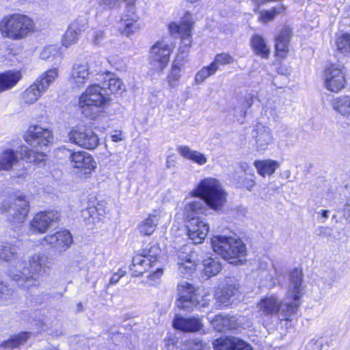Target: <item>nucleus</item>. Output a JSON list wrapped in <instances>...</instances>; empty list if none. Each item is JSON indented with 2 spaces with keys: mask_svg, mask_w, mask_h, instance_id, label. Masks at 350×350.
<instances>
[{
  "mask_svg": "<svg viewBox=\"0 0 350 350\" xmlns=\"http://www.w3.org/2000/svg\"><path fill=\"white\" fill-rule=\"evenodd\" d=\"M286 299H281L274 294L261 299L257 304L258 312L262 317L277 316L280 321H291L299 306V299L304 294L302 273L295 269L291 273Z\"/></svg>",
  "mask_w": 350,
  "mask_h": 350,
  "instance_id": "nucleus-1",
  "label": "nucleus"
},
{
  "mask_svg": "<svg viewBox=\"0 0 350 350\" xmlns=\"http://www.w3.org/2000/svg\"><path fill=\"white\" fill-rule=\"evenodd\" d=\"M190 196L197 199L185 204V220L204 214L207 211V206L216 211L222 210L227 202L228 193L219 180L207 177L199 182L190 192Z\"/></svg>",
  "mask_w": 350,
  "mask_h": 350,
  "instance_id": "nucleus-2",
  "label": "nucleus"
},
{
  "mask_svg": "<svg viewBox=\"0 0 350 350\" xmlns=\"http://www.w3.org/2000/svg\"><path fill=\"white\" fill-rule=\"evenodd\" d=\"M49 258L43 252L35 253L30 256L29 263L18 259L10 271V278L20 286L25 289L38 286V280L34 274H40L49 267Z\"/></svg>",
  "mask_w": 350,
  "mask_h": 350,
  "instance_id": "nucleus-3",
  "label": "nucleus"
},
{
  "mask_svg": "<svg viewBox=\"0 0 350 350\" xmlns=\"http://www.w3.org/2000/svg\"><path fill=\"white\" fill-rule=\"evenodd\" d=\"M32 18L20 13L9 14L0 21V34L3 38L13 41L25 39L35 31Z\"/></svg>",
  "mask_w": 350,
  "mask_h": 350,
  "instance_id": "nucleus-4",
  "label": "nucleus"
},
{
  "mask_svg": "<svg viewBox=\"0 0 350 350\" xmlns=\"http://www.w3.org/2000/svg\"><path fill=\"white\" fill-rule=\"evenodd\" d=\"M109 96L104 92L99 85H89L79 96V106L82 114L85 117L95 120L104 111V107L109 103Z\"/></svg>",
  "mask_w": 350,
  "mask_h": 350,
  "instance_id": "nucleus-5",
  "label": "nucleus"
},
{
  "mask_svg": "<svg viewBox=\"0 0 350 350\" xmlns=\"http://www.w3.org/2000/svg\"><path fill=\"white\" fill-rule=\"evenodd\" d=\"M193 23L191 14L187 12L178 23H173L169 25L171 34L174 36L178 35L181 39L178 53L172 64V66L183 68L185 64L187 62V57L192 42Z\"/></svg>",
  "mask_w": 350,
  "mask_h": 350,
  "instance_id": "nucleus-6",
  "label": "nucleus"
},
{
  "mask_svg": "<svg viewBox=\"0 0 350 350\" xmlns=\"http://www.w3.org/2000/svg\"><path fill=\"white\" fill-rule=\"evenodd\" d=\"M213 251L230 263L240 261L246 255V247L243 241L235 237L216 235L211 238Z\"/></svg>",
  "mask_w": 350,
  "mask_h": 350,
  "instance_id": "nucleus-7",
  "label": "nucleus"
},
{
  "mask_svg": "<svg viewBox=\"0 0 350 350\" xmlns=\"http://www.w3.org/2000/svg\"><path fill=\"white\" fill-rule=\"evenodd\" d=\"M57 77V68H52L43 72L21 94V103L28 106L36 103L45 94Z\"/></svg>",
  "mask_w": 350,
  "mask_h": 350,
  "instance_id": "nucleus-8",
  "label": "nucleus"
},
{
  "mask_svg": "<svg viewBox=\"0 0 350 350\" xmlns=\"http://www.w3.org/2000/svg\"><path fill=\"white\" fill-rule=\"evenodd\" d=\"M71 143L88 150H94L99 144L98 135L92 128L83 124H78L72 126L68 133Z\"/></svg>",
  "mask_w": 350,
  "mask_h": 350,
  "instance_id": "nucleus-9",
  "label": "nucleus"
},
{
  "mask_svg": "<svg viewBox=\"0 0 350 350\" xmlns=\"http://www.w3.org/2000/svg\"><path fill=\"white\" fill-rule=\"evenodd\" d=\"M29 202L23 196L16 198L13 202L4 200L0 204V213L8 214L10 219L16 224H22L29 213Z\"/></svg>",
  "mask_w": 350,
  "mask_h": 350,
  "instance_id": "nucleus-10",
  "label": "nucleus"
},
{
  "mask_svg": "<svg viewBox=\"0 0 350 350\" xmlns=\"http://www.w3.org/2000/svg\"><path fill=\"white\" fill-rule=\"evenodd\" d=\"M174 46L166 41L157 42L151 48L150 53V64L158 72H163L168 65Z\"/></svg>",
  "mask_w": 350,
  "mask_h": 350,
  "instance_id": "nucleus-11",
  "label": "nucleus"
},
{
  "mask_svg": "<svg viewBox=\"0 0 350 350\" xmlns=\"http://www.w3.org/2000/svg\"><path fill=\"white\" fill-rule=\"evenodd\" d=\"M75 172L80 178H87L96 168V163L90 154L85 151L70 153L68 158Z\"/></svg>",
  "mask_w": 350,
  "mask_h": 350,
  "instance_id": "nucleus-12",
  "label": "nucleus"
},
{
  "mask_svg": "<svg viewBox=\"0 0 350 350\" xmlns=\"http://www.w3.org/2000/svg\"><path fill=\"white\" fill-rule=\"evenodd\" d=\"M53 132L40 125H31L25 135V141L31 146L42 149L53 141Z\"/></svg>",
  "mask_w": 350,
  "mask_h": 350,
  "instance_id": "nucleus-13",
  "label": "nucleus"
},
{
  "mask_svg": "<svg viewBox=\"0 0 350 350\" xmlns=\"http://www.w3.org/2000/svg\"><path fill=\"white\" fill-rule=\"evenodd\" d=\"M57 211H41L36 214L29 224L31 233L44 234L48 229L55 224L59 219Z\"/></svg>",
  "mask_w": 350,
  "mask_h": 350,
  "instance_id": "nucleus-14",
  "label": "nucleus"
},
{
  "mask_svg": "<svg viewBox=\"0 0 350 350\" xmlns=\"http://www.w3.org/2000/svg\"><path fill=\"white\" fill-rule=\"evenodd\" d=\"M324 85L333 92H338L345 87L346 80L341 66L333 64L326 69Z\"/></svg>",
  "mask_w": 350,
  "mask_h": 350,
  "instance_id": "nucleus-15",
  "label": "nucleus"
},
{
  "mask_svg": "<svg viewBox=\"0 0 350 350\" xmlns=\"http://www.w3.org/2000/svg\"><path fill=\"white\" fill-rule=\"evenodd\" d=\"M185 221L189 239L194 244L201 243L209 231L208 223L200 217H193Z\"/></svg>",
  "mask_w": 350,
  "mask_h": 350,
  "instance_id": "nucleus-16",
  "label": "nucleus"
},
{
  "mask_svg": "<svg viewBox=\"0 0 350 350\" xmlns=\"http://www.w3.org/2000/svg\"><path fill=\"white\" fill-rule=\"evenodd\" d=\"M179 298L177 300L178 308L189 310L200 305L198 295L195 293L193 286L187 282H183L178 286Z\"/></svg>",
  "mask_w": 350,
  "mask_h": 350,
  "instance_id": "nucleus-17",
  "label": "nucleus"
},
{
  "mask_svg": "<svg viewBox=\"0 0 350 350\" xmlns=\"http://www.w3.org/2000/svg\"><path fill=\"white\" fill-rule=\"evenodd\" d=\"M179 298L177 300L178 308L189 310L200 305L198 295L195 293L193 286L187 282H183L178 286Z\"/></svg>",
  "mask_w": 350,
  "mask_h": 350,
  "instance_id": "nucleus-18",
  "label": "nucleus"
},
{
  "mask_svg": "<svg viewBox=\"0 0 350 350\" xmlns=\"http://www.w3.org/2000/svg\"><path fill=\"white\" fill-rule=\"evenodd\" d=\"M139 16L135 12L133 4L126 5L125 12L122 14L119 25L122 34L129 36L139 29Z\"/></svg>",
  "mask_w": 350,
  "mask_h": 350,
  "instance_id": "nucleus-19",
  "label": "nucleus"
},
{
  "mask_svg": "<svg viewBox=\"0 0 350 350\" xmlns=\"http://www.w3.org/2000/svg\"><path fill=\"white\" fill-rule=\"evenodd\" d=\"M92 72L89 63L83 60H77L72 66L70 81L77 87L83 86L89 80Z\"/></svg>",
  "mask_w": 350,
  "mask_h": 350,
  "instance_id": "nucleus-20",
  "label": "nucleus"
},
{
  "mask_svg": "<svg viewBox=\"0 0 350 350\" xmlns=\"http://www.w3.org/2000/svg\"><path fill=\"white\" fill-rule=\"evenodd\" d=\"M43 241L59 252H64L71 245L72 237L68 231L62 230L46 236Z\"/></svg>",
  "mask_w": 350,
  "mask_h": 350,
  "instance_id": "nucleus-21",
  "label": "nucleus"
},
{
  "mask_svg": "<svg viewBox=\"0 0 350 350\" xmlns=\"http://www.w3.org/2000/svg\"><path fill=\"white\" fill-rule=\"evenodd\" d=\"M179 271L185 276L191 275L196 268V262L193 254L188 247H183L178 254Z\"/></svg>",
  "mask_w": 350,
  "mask_h": 350,
  "instance_id": "nucleus-22",
  "label": "nucleus"
},
{
  "mask_svg": "<svg viewBox=\"0 0 350 350\" xmlns=\"http://www.w3.org/2000/svg\"><path fill=\"white\" fill-rule=\"evenodd\" d=\"M238 285L232 280L226 281L225 285L221 288H218L215 294V297L217 302L224 306H228L232 303L233 298L239 293Z\"/></svg>",
  "mask_w": 350,
  "mask_h": 350,
  "instance_id": "nucleus-23",
  "label": "nucleus"
},
{
  "mask_svg": "<svg viewBox=\"0 0 350 350\" xmlns=\"http://www.w3.org/2000/svg\"><path fill=\"white\" fill-rule=\"evenodd\" d=\"M252 137L256 141V148L257 151H264L267 149L268 146L273 142V136L271 129L262 124H257L252 132Z\"/></svg>",
  "mask_w": 350,
  "mask_h": 350,
  "instance_id": "nucleus-24",
  "label": "nucleus"
},
{
  "mask_svg": "<svg viewBox=\"0 0 350 350\" xmlns=\"http://www.w3.org/2000/svg\"><path fill=\"white\" fill-rule=\"evenodd\" d=\"M291 35L292 30L288 27H284L275 37V55L278 57L284 59L286 57Z\"/></svg>",
  "mask_w": 350,
  "mask_h": 350,
  "instance_id": "nucleus-25",
  "label": "nucleus"
},
{
  "mask_svg": "<svg viewBox=\"0 0 350 350\" xmlns=\"http://www.w3.org/2000/svg\"><path fill=\"white\" fill-rule=\"evenodd\" d=\"M160 218L161 211L154 210L152 213L149 214L146 219L138 224L137 230L140 234L142 236L152 235L159 224Z\"/></svg>",
  "mask_w": 350,
  "mask_h": 350,
  "instance_id": "nucleus-26",
  "label": "nucleus"
},
{
  "mask_svg": "<svg viewBox=\"0 0 350 350\" xmlns=\"http://www.w3.org/2000/svg\"><path fill=\"white\" fill-rule=\"evenodd\" d=\"M202 323L199 319L183 318L176 316L173 321V326L176 329L183 332H197L202 327Z\"/></svg>",
  "mask_w": 350,
  "mask_h": 350,
  "instance_id": "nucleus-27",
  "label": "nucleus"
},
{
  "mask_svg": "<svg viewBox=\"0 0 350 350\" xmlns=\"http://www.w3.org/2000/svg\"><path fill=\"white\" fill-rule=\"evenodd\" d=\"M213 326L219 332L235 329L239 327L241 323L236 316L216 315L213 321Z\"/></svg>",
  "mask_w": 350,
  "mask_h": 350,
  "instance_id": "nucleus-28",
  "label": "nucleus"
},
{
  "mask_svg": "<svg viewBox=\"0 0 350 350\" xmlns=\"http://www.w3.org/2000/svg\"><path fill=\"white\" fill-rule=\"evenodd\" d=\"M22 78L18 70H8L0 73V93L14 88Z\"/></svg>",
  "mask_w": 350,
  "mask_h": 350,
  "instance_id": "nucleus-29",
  "label": "nucleus"
},
{
  "mask_svg": "<svg viewBox=\"0 0 350 350\" xmlns=\"http://www.w3.org/2000/svg\"><path fill=\"white\" fill-rule=\"evenodd\" d=\"M18 161L16 151L8 148L0 150V171H11Z\"/></svg>",
  "mask_w": 350,
  "mask_h": 350,
  "instance_id": "nucleus-30",
  "label": "nucleus"
},
{
  "mask_svg": "<svg viewBox=\"0 0 350 350\" xmlns=\"http://www.w3.org/2000/svg\"><path fill=\"white\" fill-rule=\"evenodd\" d=\"M177 152L185 159L190 160L199 165H204L208 161V159L204 154L192 150L188 146H179L177 148Z\"/></svg>",
  "mask_w": 350,
  "mask_h": 350,
  "instance_id": "nucleus-31",
  "label": "nucleus"
},
{
  "mask_svg": "<svg viewBox=\"0 0 350 350\" xmlns=\"http://www.w3.org/2000/svg\"><path fill=\"white\" fill-rule=\"evenodd\" d=\"M250 45L256 55L263 59H268L270 49L266 41L261 36H253L250 40Z\"/></svg>",
  "mask_w": 350,
  "mask_h": 350,
  "instance_id": "nucleus-32",
  "label": "nucleus"
},
{
  "mask_svg": "<svg viewBox=\"0 0 350 350\" xmlns=\"http://www.w3.org/2000/svg\"><path fill=\"white\" fill-rule=\"evenodd\" d=\"M104 82L102 88L105 91V89L109 90L111 93L121 94L125 90V87L122 81L115 77L113 74L105 73L103 78Z\"/></svg>",
  "mask_w": 350,
  "mask_h": 350,
  "instance_id": "nucleus-33",
  "label": "nucleus"
},
{
  "mask_svg": "<svg viewBox=\"0 0 350 350\" xmlns=\"http://www.w3.org/2000/svg\"><path fill=\"white\" fill-rule=\"evenodd\" d=\"M20 153L22 158L29 163H33L40 166L44 163L46 154L43 152H38L27 146H21Z\"/></svg>",
  "mask_w": 350,
  "mask_h": 350,
  "instance_id": "nucleus-34",
  "label": "nucleus"
},
{
  "mask_svg": "<svg viewBox=\"0 0 350 350\" xmlns=\"http://www.w3.org/2000/svg\"><path fill=\"white\" fill-rule=\"evenodd\" d=\"M159 248L157 246H153L150 250L149 256L152 257L154 260L149 258L148 256H142V255H136L133 258V262L131 267H147L151 264L157 260L158 256Z\"/></svg>",
  "mask_w": 350,
  "mask_h": 350,
  "instance_id": "nucleus-35",
  "label": "nucleus"
},
{
  "mask_svg": "<svg viewBox=\"0 0 350 350\" xmlns=\"http://www.w3.org/2000/svg\"><path fill=\"white\" fill-rule=\"evenodd\" d=\"M254 166L258 173L265 177V176L272 175L279 167V163L276 161L267 159L262 161H256Z\"/></svg>",
  "mask_w": 350,
  "mask_h": 350,
  "instance_id": "nucleus-36",
  "label": "nucleus"
},
{
  "mask_svg": "<svg viewBox=\"0 0 350 350\" xmlns=\"http://www.w3.org/2000/svg\"><path fill=\"white\" fill-rule=\"evenodd\" d=\"M331 105L337 113L342 116L350 115V96L336 97L332 100Z\"/></svg>",
  "mask_w": 350,
  "mask_h": 350,
  "instance_id": "nucleus-37",
  "label": "nucleus"
},
{
  "mask_svg": "<svg viewBox=\"0 0 350 350\" xmlns=\"http://www.w3.org/2000/svg\"><path fill=\"white\" fill-rule=\"evenodd\" d=\"M31 336L30 332H21L1 344V347L6 350H12L23 345Z\"/></svg>",
  "mask_w": 350,
  "mask_h": 350,
  "instance_id": "nucleus-38",
  "label": "nucleus"
},
{
  "mask_svg": "<svg viewBox=\"0 0 350 350\" xmlns=\"http://www.w3.org/2000/svg\"><path fill=\"white\" fill-rule=\"evenodd\" d=\"M203 273L207 278L216 275L221 270V265L217 258L208 257L203 260Z\"/></svg>",
  "mask_w": 350,
  "mask_h": 350,
  "instance_id": "nucleus-39",
  "label": "nucleus"
},
{
  "mask_svg": "<svg viewBox=\"0 0 350 350\" xmlns=\"http://www.w3.org/2000/svg\"><path fill=\"white\" fill-rule=\"evenodd\" d=\"M0 259L7 262L15 260L14 265L19 259L17 257L16 247L10 243H0Z\"/></svg>",
  "mask_w": 350,
  "mask_h": 350,
  "instance_id": "nucleus-40",
  "label": "nucleus"
},
{
  "mask_svg": "<svg viewBox=\"0 0 350 350\" xmlns=\"http://www.w3.org/2000/svg\"><path fill=\"white\" fill-rule=\"evenodd\" d=\"M80 31L75 24H72L66 30L62 39V44L68 47L78 40Z\"/></svg>",
  "mask_w": 350,
  "mask_h": 350,
  "instance_id": "nucleus-41",
  "label": "nucleus"
},
{
  "mask_svg": "<svg viewBox=\"0 0 350 350\" xmlns=\"http://www.w3.org/2000/svg\"><path fill=\"white\" fill-rule=\"evenodd\" d=\"M337 51L344 55H350V33H343L335 41Z\"/></svg>",
  "mask_w": 350,
  "mask_h": 350,
  "instance_id": "nucleus-42",
  "label": "nucleus"
},
{
  "mask_svg": "<svg viewBox=\"0 0 350 350\" xmlns=\"http://www.w3.org/2000/svg\"><path fill=\"white\" fill-rule=\"evenodd\" d=\"M217 70V67L211 64L208 66H204L200 70L195 76V82L197 84L202 83L208 77L213 75Z\"/></svg>",
  "mask_w": 350,
  "mask_h": 350,
  "instance_id": "nucleus-43",
  "label": "nucleus"
},
{
  "mask_svg": "<svg viewBox=\"0 0 350 350\" xmlns=\"http://www.w3.org/2000/svg\"><path fill=\"white\" fill-rule=\"evenodd\" d=\"M60 57L59 49L56 45L45 47L40 53V58L46 61H54Z\"/></svg>",
  "mask_w": 350,
  "mask_h": 350,
  "instance_id": "nucleus-44",
  "label": "nucleus"
},
{
  "mask_svg": "<svg viewBox=\"0 0 350 350\" xmlns=\"http://www.w3.org/2000/svg\"><path fill=\"white\" fill-rule=\"evenodd\" d=\"M235 340V337L220 338L213 342V347L215 350H233Z\"/></svg>",
  "mask_w": 350,
  "mask_h": 350,
  "instance_id": "nucleus-45",
  "label": "nucleus"
},
{
  "mask_svg": "<svg viewBox=\"0 0 350 350\" xmlns=\"http://www.w3.org/2000/svg\"><path fill=\"white\" fill-rule=\"evenodd\" d=\"M182 69L176 66H171L170 71L167 76V82L171 88H175L178 85Z\"/></svg>",
  "mask_w": 350,
  "mask_h": 350,
  "instance_id": "nucleus-46",
  "label": "nucleus"
},
{
  "mask_svg": "<svg viewBox=\"0 0 350 350\" xmlns=\"http://www.w3.org/2000/svg\"><path fill=\"white\" fill-rule=\"evenodd\" d=\"M284 10L283 6L273 8L270 10H262L259 12L258 20L260 22L267 23L272 21L276 14H280Z\"/></svg>",
  "mask_w": 350,
  "mask_h": 350,
  "instance_id": "nucleus-47",
  "label": "nucleus"
},
{
  "mask_svg": "<svg viewBox=\"0 0 350 350\" xmlns=\"http://www.w3.org/2000/svg\"><path fill=\"white\" fill-rule=\"evenodd\" d=\"M14 298V291L5 283L0 282V304H6Z\"/></svg>",
  "mask_w": 350,
  "mask_h": 350,
  "instance_id": "nucleus-48",
  "label": "nucleus"
},
{
  "mask_svg": "<svg viewBox=\"0 0 350 350\" xmlns=\"http://www.w3.org/2000/svg\"><path fill=\"white\" fill-rule=\"evenodd\" d=\"M206 344L199 339H189L182 344V350H206Z\"/></svg>",
  "mask_w": 350,
  "mask_h": 350,
  "instance_id": "nucleus-49",
  "label": "nucleus"
},
{
  "mask_svg": "<svg viewBox=\"0 0 350 350\" xmlns=\"http://www.w3.org/2000/svg\"><path fill=\"white\" fill-rule=\"evenodd\" d=\"M105 205L103 203H98L96 206H91L82 211V217H86L85 214L88 213L91 217L103 216L105 214Z\"/></svg>",
  "mask_w": 350,
  "mask_h": 350,
  "instance_id": "nucleus-50",
  "label": "nucleus"
},
{
  "mask_svg": "<svg viewBox=\"0 0 350 350\" xmlns=\"http://www.w3.org/2000/svg\"><path fill=\"white\" fill-rule=\"evenodd\" d=\"M234 62L233 57L228 53L217 54L211 63L218 68L219 65L230 64Z\"/></svg>",
  "mask_w": 350,
  "mask_h": 350,
  "instance_id": "nucleus-51",
  "label": "nucleus"
},
{
  "mask_svg": "<svg viewBox=\"0 0 350 350\" xmlns=\"http://www.w3.org/2000/svg\"><path fill=\"white\" fill-rule=\"evenodd\" d=\"M92 37H93L92 42H93L94 44H95V45L100 44L103 42V40L105 38L104 31H103L101 29L95 30L93 32Z\"/></svg>",
  "mask_w": 350,
  "mask_h": 350,
  "instance_id": "nucleus-52",
  "label": "nucleus"
},
{
  "mask_svg": "<svg viewBox=\"0 0 350 350\" xmlns=\"http://www.w3.org/2000/svg\"><path fill=\"white\" fill-rule=\"evenodd\" d=\"M254 103L253 96L249 95L246 96L241 104V112L243 116H245L247 113V110Z\"/></svg>",
  "mask_w": 350,
  "mask_h": 350,
  "instance_id": "nucleus-53",
  "label": "nucleus"
},
{
  "mask_svg": "<svg viewBox=\"0 0 350 350\" xmlns=\"http://www.w3.org/2000/svg\"><path fill=\"white\" fill-rule=\"evenodd\" d=\"M233 350H253L250 345L236 338Z\"/></svg>",
  "mask_w": 350,
  "mask_h": 350,
  "instance_id": "nucleus-54",
  "label": "nucleus"
},
{
  "mask_svg": "<svg viewBox=\"0 0 350 350\" xmlns=\"http://www.w3.org/2000/svg\"><path fill=\"white\" fill-rule=\"evenodd\" d=\"M124 275H125V271H124L121 269L118 270V272L113 274V275L110 278L109 284L113 285V284H117L118 282V281L120 280V279L121 278H122Z\"/></svg>",
  "mask_w": 350,
  "mask_h": 350,
  "instance_id": "nucleus-55",
  "label": "nucleus"
},
{
  "mask_svg": "<svg viewBox=\"0 0 350 350\" xmlns=\"http://www.w3.org/2000/svg\"><path fill=\"white\" fill-rule=\"evenodd\" d=\"M238 183L239 184V187H245L248 190H251L255 185V182L254 181V180L247 178L243 179L242 183Z\"/></svg>",
  "mask_w": 350,
  "mask_h": 350,
  "instance_id": "nucleus-56",
  "label": "nucleus"
},
{
  "mask_svg": "<svg viewBox=\"0 0 350 350\" xmlns=\"http://www.w3.org/2000/svg\"><path fill=\"white\" fill-rule=\"evenodd\" d=\"M163 273V269H157L155 271L149 275V280L153 282H156L158 279H159L161 277Z\"/></svg>",
  "mask_w": 350,
  "mask_h": 350,
  "instance_id": "nucleus-57",
  "label": "nucleus"
},
{
  "mask_svg": "<svg viewBox=\"0 0 350 350\" xmlns=\"http://www.w3.org/2000/svg\"><path fill=\"white\" fill-rule=\"evenodd\" d=\"M120 1L121 0H102L100 1V5L105 6V8H111Z\"/></svg>",
  "mask_w": 350,
  "mask_h": 350,
  "instance_id": "nucleus-58",
  "label": "nucleus"
},
{
  "mask_svg": "<svg viewBox=\"0 0 350 350\" xmlns=\"http://www.w3.org/2000/svg\"><path fill=\"white\" fill-rule=\"evenodd\" d=\"M343 215L345 218L350 222V198L347 200V202H346L344 210H343Z\"/></svg>",
  "mask_w": 350,
  "mask_h": 350,
  "instance_id": "nucleus-59",
  "label": "nucleus"
},
{
  "mask_svg": "<svg viewBox=\"0 0 350 350\" xmlns=\"http://www.w3.org/2000/svg\"><path fill=\"white\" fill-rule=\"evenodd\" d=\"M131 270L133 273V275L135 276H139L142 275L146 270V267H131Z\"/></svg>",
  "mask_w": 350,
  "mask_h": 350,
  "instance_id": "nucleus-60",
  "label": "nucleus"
},
{
  "mask_svg": "<svg viewBox=\"0 0 350 350\" xmlns=\"http://www.w3.org/2000/svg\"><path fill=\"white\" fill-rule=\"evenodd\" d=\"M111 138L113 142H118L122 141L123 139L122 137L121 132L115 131L113 134L111 135Z\"/></svg>",
  "mask_w": 350,
  "mask_h": 350,
  "instance_id": "nucleus-61",
  "label": "nucleus"
},
{
  "mask_svg": "<svg viewBox=\"0 0 350 350\" xmlns=\"http://www.w3.org/2000/svg\"><path fill=\"white\" fill-rule=\"evenodd\" d=\"M240 167L242 171L245 172L248 168V165L245 163H243L240 164Z\"/></svg>",
  "mask_w": 350,
  "mask_h": 350,
  "instance_id": "nucleus-62",
  "label": "nucleus"
},
{
  "mask_svg": "<svg viewBox=\"0 0 350 350\" xmlns=\"http://www.w3.org/2000/svg\"><path fill=\"white\" fill-rule=\"evenodd\" d=\"M321 216L324 218V219H327L328 217V211L327 210H323L321 211Z\"/></svg>",
  "mask_w": 350,
  "mask_h": 350,
  "instance_id": "nucleus-63",
  "label": "nucleus"
},
{
  "mask_svg": "<svg viewBox=\"0 0 350 350\" xmlns=\"http://www.w3.org/2000/svg\"><path fill=\"white\" fill-rule=\"evenodd\" d=\"M85 215H86V217H84V219H88V218H90V217H91V216H90L88 213H86V214H85ZM94 217H92V218H94Z\"/></svg>",
  "mask_w": 350,
  "mask_h": 350,
  "instance_id": "nucleus-64",
  "label": "nucleus"
}]
</instances>
